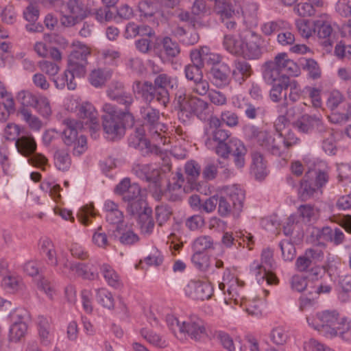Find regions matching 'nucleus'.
<instances>
[{
  "instance_id": "obj_58",
  "label": "nucleus",
  "mask_w": 351,
  "mask_h": 351,
  "mask_svg": "<svg viewBox=\"0 0 351 351\" xmlns=\"http://www.w3.org/2000/svg\"><path fill=\"white\" fill-rule=\"evenodd\" d=\"M162 45L165 53L169 57H176L180 53V49L178 43L173 41L168 36L163 38Z\"/></svg>"
},
{
  "instance_id": "obj_23",
  "label": "nucleus",
  "mask_w": 351,
  "mask_h": 351,
  "mask_svg": "<svg viewBox=\"0 0 351 351\" xmlns=\"http://www.w3.org/2000/svg\"><path fill=\"white\" fill-rule=\"evenodd\" d=\"M79 117L85 121V123H90L91 128L95 129L99 126L97 112L93 105L89 102H84L78 109Z\"/></svg>"
},
{
  "instance_id": "obj_35",
  "label": "nucleus",
  "mask_w": 351,
  "mask_h": 351,
  "mask_svg": "<svg viewBox=\"0 0 351 351\" xmlns=\"http://www.w3.org/2000/svg\"><path fill=\"white\" fill-rule=\"evenodd\" d=\"M73 49L71 52L68 58L77 61H84L85 62H88V56H89L91 53L90 48L88 45L80 41L74 42L73 43Z\"/></svg>"
},
{
  "instance_id": "obj_52",
  "label": "nucleus",
  "mask_w": 351,
  "mask_h": 351,
  "mask_svg": "<svg viewBox=\"0 0 351 351\" xmlns=\"http://www.w3.org/2000/svg\"><path fill=\"white\" fill-rule=\"evenodd\" d=\"M219 119L221 120V125L225 123L230 128H234L239 123V117L238 114L230 110H223Z\"/></svg>"
},
{
  "instance_id": "obj_18",
  "label": "nucleus",
  "mask_w": 351,
  "mask_h": 351,
  "mask_svg": "<svg viewBox=\"0 0 351 351\" xmlns=\"http://www.w3.org/2000/svg\"><path fill=\"white\" fill-rule=\"evenodd\" d=\"M271 61L282 73L286 74L287 76H298L300 73V66L289 58L287 53H278Z\"/></svg>"
},
{
  "instance_id": "obj_27",
  "label": "nucleus",
  "mask_w": 351,
  "mask_h": 351,
  "mask_svg": "<svg viewBox=\"0 0 351 351\" xmlns=\"http://www.w3.org/2000/svg\"><path fill=\"white\" fill-rule=\"evenodd\" d=\"M12 324L10 328V340L17 342L22 338V315L21 312L14 311L10 315Z\"/></svg>"
},
{
  "instance_id": "obj_59",
  "label": "nucleus",
  "mask_w": 351,
  "mask_h": 351,
  "mask_svg": "<svg viewBox=\"0 0 351 351\" xmlns=\"http://www.w3.org/2000/svg\"><path fill=\"white\" fill-rule=\"evenodd\" d=\"M141 334L149 343L156 346L165 348L167 346L166 341L161 336L152 331L143 329Z\"/></svg>"
},
{
  "instance_id": "obj_12",
  "label": "nucleus",
  "mask_w": 351,
  "mask_h": 351,
  "mask_svg": "<svg viewBox=\"0 0 351 351\" xmlns=\"http://www.w3.org/2000/svg\"><path fill=\"white\" fill-rule=\"evenodd\" d=\"M36 143L34 138L23 130V156L28 158V163L38 167L47 163V159L40 154H36Z\"/></svg>"
},
{
  "instance_id": "obj_43",
  "label": "nucleus",
  "mask_w": 351,
  "mask_h": 351,
  "mask_svg": "<svg viewBox=\"0 0 351 351\" xmlns=\"http://www.w3.org/2000/svg\"><path fill=\"white\" fill-rule=\"evenodd\" d=\"M97 215L98 212L94 206L93 204H87L79 210L77 217L83 225L88 226L91 223L90 218H95Z\"/></svg>"
},
{
  "instance_id": "obj_28",
  "label": "nucleus",
  "mask_w": 351,
  "mask_h": 351,
  "mask_svg": "<svg viewBox=\"0 0 351 351\" xmlns=\"http://www.w3.org/2000/svg\"><path fill=\"white\" fill-rule=\"evenodd\" d=\"M67 12L77 19L83 20L88 16V10L85 4L81 0H69L66 3Z\"/></svg>"
},
{
  "instance_id": "obj_19",
  "label": "nucleus",
  "mask_w": 351,
  "mask_h": 351,
  "mask_svg": "<svg viewBox=\"0 0 351 351\" xmlns=\"http://www.w3.org/2000/svg\"><path fill=\"white\" fill-rule=\"evenodd\" d=\"M210 73L212 83L219 88L228 86L231 82L230 69L225 63L213 66Z\"/></svg>"
},
{
  "instance_id": "obj_5",
  "label": "nucleus",
  "mask_w": 351,
  "mask_h": 351,
  "mask_svg": "<svg viewBox=\"0 0 351 351\" xmlns=\"http://www.w3.org/2000/svg\"><path fill=\"white\" fill-rule=\"evenodd\" d=\"M63 123L66 125L62 132L64 143L67 146H73L74 155H81L87 149L86 136L79 134L83 129V122L68 118Z\"/></svg>"
},
{
  "instance_id": "obj_63",
  "label": "nucleus",
  "mask_w": 351,
  "mask_h": 351,
  "mask_svg": "<svg viewBox=\"0 0 351 351\" xmlns=\"http://www.w3.org/2000/svg\"><path fill=\"white\" fill-rule=\"evenodd\" d=\"M287 84H289V87L290 88L288 97L291 102L295 103L303 97V94L305 93V92H304V89L301 90L296 80H289L287 82Z\"/></svg>"
},
{
  "instance_id": "obj_25",
  "label": "nucleus",
  "mask_w": 351,
  "mask_h": 351,
  "mask_svg": "<svg viewBox=\"0 0 351 351\" xmlns=\"http://www.w3.org/2000/svg\"><path fill=\"white\" fill-rule=\"evenodd\" d=\"M318 115L304 114L293 123V126L300 132L310 134L315 129Z\"/></svg>"
},
{
  "instance_id": "obj_11",
  "label": "nucleus",
  "mask_w": 351,
  "mask_h": 351,
  "mask_svg": "<svg viewBox=\"0 0 351 351\" xmlns=\"http://www.w3.org/2000/svg\"><path fill=\"white\" fill-rule=\"evenodd\" d=\"M128 145L138 149L143 156H147L156 149V146H152L145 137L144 125H138L134 128L128 138Z\"/></svg>"
},
{
  "instance_id": "obj_44",
  "label": "nucleus",
  "mask_w": 351,
  "mask_h": 351,
  "mask_svg": "<svg viewBox=\"0 0 351 351\" xmlns=\"http://www.w3.org/2000/svg\"><path fill=\"white\" fill-rule=\"evenodd\" d=\"M89 263H75L73 267L77 275L84 279L93 280L98 276V272L96 269H89Z\"/></svg>"
},
{
  "instance_id": "obj_1",
  "label": "nucleus",
  "mask_w": 351,
  "mask_h": 351,
  "mask_svg": "<svg viewBox=\"0 0 351 351\" xmlns=\"http://www.w3.org/2000/svg\"><path fill=\"white\" fill-rule=\"evenodd\" d=\"M209 127L213 130L209 137L206 141L208 148L213 147L212 141L217 143L215 153L220 157L227 159L230 154L234 157V163L237 169H241L245 165V156L247 149L244 144L239 139H228L230 132L221 128V120L217 116H211L208 121Z\"/></svg>"
},
{
  "instance_id": "obj_21",
  "label": "nucleus",
  "mask_w": 351,
  "mask_h": 351,
  "mask_svg": "<svg viewBox=\"0 0 351 351\" xmlns=\"http://www.w3.org/2000/svg\"><path fill=\"white\" fill-rule=\"evenodd\" d=\"M0 97L3 99L0 101V123H4L15 112V104L12 95L4 88L0 90Z\"/></svg>"
},
{
  "instance_id": "obj_16",
  "label": "nucleus",
  "mask_w": 351,
  "mask_h": 351,
  "mask_svg": "<svg viewBox=\"0 0 351 351\" xmlns=\"http://www.w3.org/2000/svg\"><path fill=\"white\" fill-rule=\"evenodd\" d=\"M226 198L232 204L233 214L238 215L243 210L245 198V191L237 184L227 186L224 188Z\"/></svg>"
},
{
  "instance_id": "obj_13",
  "label": "nucleus",
  "mask_w": 351,
  "mask_h": 351,
  "mask_svg": "<svg viewBox=\"0 0 351 351\" xmlns=\"http://www.w3.org/2000/svg\"><path fill=\"white\" fill-rule=\"evenodd\" d=\"M332 21L330 16L327 14H321L317 19L314 20L315 34L322 40V44L326 48L332 47L330 36L333 29L331 25Z\"/></svg>"
},
{
  "instance_id": "obj_39",
  "label": "nucleus",
  "mask_w": 351,
  "mask_h": 351,
  "mask_svg": "<svg viewBox=\"0 0 351 351\" xmlns=\"http://www.w3.org/2000/svg\"><path fill=\"white\" fill-rule=\"evenodd\" d=\"M288 23L283 20L269 21L261 25V32L267 36H271L274 33L287 28Z\"/></svg>"
},
{
  "instance_id": "obj_2",
  "label": "nucleus",
  "mask_w": 351,
  "mask_h": 351,
  "mask_svg": "<svg viewBox=\"0 0 351 351\" xmlns=\"http://www.w3.org/2000/svg\"><path fill=\"white\" fill-rule=\"evenodd\" d=\"M102 126L106 138L110 141L121 139L125 133V123L132 125L134 122L133 114L127 111L117 110L116 106L105 103L102 106Z\"/></svg>"
},
{
  "instance_id": "obj_6",
  "label": "nucleus",
  "mask_w": 351,
  "mask_h": 351,
  "mask_svg": "<svg viewBox=\"0 0 351 351\" xmlns=\"http://www.w3.org/2000/svg\"><path fill=\"white\" fill-rule=\"evenodd\" d=\"M340 319L339 313L335 310L322 311L317 313L314 317H306L308 324L326 338L335 334V328Z\"/></svg>"
},
{
  "instance_id": "obj_53",
  "label": "nucleus",
  "mask_w": 351,
  "mask_h": 351,
  "mask_svg": "<svg viewBox=\"0 0 351 351\" xmlns=\"http://www.w3.org/2000/svg\"><path fill=\"white\" fill-rule=\"evenodd\" d=\"M154 87V90H152L151 95L149 96L148 103H151L152 101L156 100L160 104L166 106L167 104L169 102V93L168 90H165L164 89H159L154 84L153 85Z\"/></svg>"
},
{
  "instance_id": "obj_15",
  "label": "nucleus",
  "mask_w": 351,
  "mask_h": 351,
  "mask_svg": "<svg viewBox=\"0 0 351 351\" xmlns=\"http://www.w3.org/2000/svg\"><path fill=\"white\" fill-rule=\"evenodd\" d=\"M114 193L121 196L125 202L135 200L143 195L140 186L137 183H131L130 179H123L115 187Z\"/></svg>"
},
{
  "instance_id": "obj_32",
  "label": "nucleus",
  "mask_w": 351,
  "mask_h": 351,
  "mask_svg": "<svg viewBox=\"0 0 351 351\" xmlns=\"http://www.w3.org/2000/svg\"><path fill=\"white\" fill-rule=\"evenodd\" d=\"M252 171L258 180L263 179L267 175V166L263 156L259 152L252 154Z\"/></svg>"
},
{
  "instance_id": "obj_57",
  "label": "nucleus",
  "mask_w": 351,
  "mask_h": 351,
  "mask_svg": "<svg viewBox=\"0 0 351 351\" xmlns=\"http://www.w3.org/2000/svg\"><path fill=\"white\" fill-rule=\"evenodd\" d=\"M69 75L66 73V71L65 70L63 75L60 77H58L57 78H55V77H51L56 87L58 89H62L66 85L68 89L75 90L77 86V84L75 81L71 80Z\"/></svg>"
},
{
  "instance_id": "obj_60",
  "label": "nucleus",
  "mask_w": 351,
  "mask_h": 351,
  "mask_svg": "<svg viewBox=\"0 0 351 351\" xmlns=\"http://www.w3.org/2000/svg\"><path fill=\"white\" fill-rule=\"evenodd\" d=\"M282 256L285 261H291L295 256L296 251L294 245L289 240H283L279 243Z\"/></svg>"
},
{
  "instance_id": "obj_55",
  "label": "nucleus",
  "mask_w": 351,
  "mask_h": 351,
  "mask_svg": "<svg viewBox=\"0 0 351 351\" xmlns=\"http://www.w3.org/2000/svg\"><path fill=\"white\" fill-rule=\"evenodd\" d=\"M191 261L196 268L206 271L210 265L209 256L204 252H195L191 257Z\"/></svg>"
},
{
  "instance_id": "obj_64",
  "label": "nucleus",
  "mask_w": 351,
  "mask_h": 351,
  "mask_svg": "<svg viewBox=\"0 0 351 351\" xmlns=\"http://www.w3.org/2000/svg\"><path fill=\"white\" fill-rule=\"evenodd\" d=\"M337 179L339 182L351 180V163L341 162L337 165Z\"/></svg>"
},
{
  "instance_id": "obj_20",
  "label": "nucleus",
  "mask_w": 351,
  "mask_h": 351,
  "mask_svg": "<svg viewBox=\"0 0 351 351\" xmlns=\"http://www.w3.org/2000/svg\"><path fill=\"white\" fill-rule=\"evenodd\" d=\"M262 69L263 80L268 84L280 83L283 78L286 79L285 80L286 82L290 80L289 77L282 73L271 60L265 62Z\"/></svg>"
},
{
  "instance_id": "obj_50",
  "label": "nucleus",
  "mask_w": 351,
  "mask_h": 351,
  "mask_svg": "<svg viewBox=\"0 0 351 351\" xmlns=\"http://www.w3.org/2000/svg\"><path fill=\"white\" fill-rule=\"evenodd\" d=\"M289 338L288 331L282 326L272 329L270 333L271 341L278 346L285 345Z\"/></svg>"
},
{
  "instance_id": "obj_56",
  "label": "nucleus",
  "mask_w": 351,
  "mask_h": 351,
  "mask_svg": "<svg viewBox=\"0 0 351 351\" xmlns=\"http://www.w3.org/2000/svg\"><path fill=\"white\" fill-rule=\"evenodd\" d=\"M213 240L210 236L203 235L195 239L193 243V249L195 252H204L205 250L212 248Z\"/></svg>"
},
{
  "instance_id": "obj_46",
  "label": "nucleus",
  "mask_w": 351,
  "mask_h": 351,
  "mask_svg": "<svg viewBox=\"0 0 351 351\" xmlns=\"http://www.w3.org/2000/svg\"><path fill=\"white\" fill-rule=\"evenodd\" d=\"M101 272L110 286L115 288H119L121 286L119 277L110 265L104 264L101 267Z\"/></svg>"
},
{
  "instance_id": "obj_34",
  "label": "nucleus",
  "mask_w": 351,
  "mask_h": 351,
  "mask_svg": "<svg viewBox=\"0 0 351 351\" xmlns=\"http://www.w3.org/2000/svg\"><path fill=\"white\" fill-rule=\"evenodd\" d=\"M88 62L77 61L68 58L66 73L71 80H75V77H84L86 73V66Z\"/></svg>"
},
{
  "instance_id": "obj_10",
  "label": "nucleus",
  "mask_w": 351,
  "mask_h": 351,
  "mask_svg": "<svg viewBox=\"0 0 351 351\" xmlns=\"http://www.w3.org/2000/svg\"><path fill=\"white\" fill-rule=\"evenodd\" d=\"M274 265L273 252L269 249H265L261 254V264L254 263L251 267V271L256 276L263 273V277H267V282L272 284L277 280V278L273 274H269V271L273 269Z\"/></svg>"
},
{
  "instance_id": "obj_54",
  "label": "nucleus",
  "mask_w": 351,
  "mask_h": 351,
  "mask_svg": "<svg viewBox=\"0 0 351 351\" xmlns=\"http://www.w3.org/2000/svg\"><path fill=\"white\" fill-rule=\"evenodd\" d=\"M40 70L49 76V77H55L60 71V66L57 62L43 60L38 63Z\"/></svg>"
},
{
  "instance_id": "obj_37",
  "label": "nucleus",
  "mask_w": 351,
  "mask_h": 351,
  "mask_svg": "<svg viewBox=\"0 0 351 351\" xmlns=\"http://www.w3.org/2000/svg\"><path fill=\"white\" fill-rule=\"evenodd\" d=\"M153 84L159 88V89L168 90V88H177L178 81L177 77H174L167 73H162L156 76Z\"/></svg>"
},
{
  "instance_id": "obj_42",
  "label": "nucleus",
  "mask_w": 351,
  "mask_h": 351,
  "mask_svg": "<svg viewBox=\"0 0 351 351\" xmlns=\"http://www.w3.org/2000/svg\"><path fill=\"white\" fill-rule=\"evenodd\" d=\"M212 338L217 339L221 346L228 351H235L233 339L228 332L223 330H215L210 339Z\"/></svg>"
},
{
  "instance_id": "obj_48",
  "label": "nucleus",
  "mask_w": 351,
  "mask_h": 351,
  "mask_svg": "<svg viewBox=\"0 0 351 351\" xmlns=\"http://www.w3.org/2000/svg\"><path fill=\"white\" fill-rule=\"evenodd\" d=\"M145 210L144 213L138 217V223L143 232L151 233L154 227V222L151 215L152 209Z\"/></svg>"
},
{
  "instance_id": "obj_61",
  "label": "nucleus",
  "mask_w": 351,
  "mask_h": 351,
  "mask_svg": "<svg viewBox=\"0 0 351 351\" xmlns=\"http://www.w3.org/2000/svg\"><path fill=\"white\" fill-rule=\"evenodd\" d=\"M285 78L282 79V82L280 83L272 84V88L269 92L270 99L274 102L280 101L282 98V90H287L289 88L287 82L285 81Z\"/></svg>"
},
{
  "instance_id": "obj_24",
  "label": "nucleus",
  "mask_w": 351,
  "mask_h": 351,
  "mask_svg": "<svg viewBox=\"0 0 351 351\" xmlns=\"http://www.w3.org/2000/svg\"><path fill=\"white\" fill-rule=\"evenodd\" d=\"M21 132V126L10 122L4 128L3 136L8 141H14L18 152L22 154V137H19Z\"/></svg>"
},
{
  "instance_id": "obj_41",
  "label": "nucleus",
  "mask_w": 351,
  "mask_h": 351,
  "mask_svg": "<svg viewBox=\"0 0 351 351\" xmlns=\"http://www.w3.org/2000/svg\"><path fill=\"white\" fill-rule=\"evenodd\" d=\"M127 203L128 213L131 215L138 216V217L144 213L145 210L151 209L147 206L143 195L141 196L140 198H136L135 200H132Z\"/></svg>"
},
{
  "instance_id": "obj_26",
  "label": "nucleus",
  "mask_w": 351,
  "mask_h": 351,
  "mask_svg": "<svg viewBox=\"0 0 351 351\" xmlns=\"http://www.w3.org/2000/svg\"><path fill=\"white\" fill-rule=\"evenodd\" d=\"M112 72L109 69H95L89 74L88 80L92 86L95 88H101L112 77Z\"/></svg>"
},
{
  "instance_id": "obj_33",
  "label": "nucleus",
  "mask_w": 351,
  "mask_h": 351,
  "mask_svg": "<svg viewBox=\"0 0 351 351\" xmlns=\"http://www.w3.org/2000/svg\"><path fill=\"white\" fill-rule=\"evenodd\" d=\"M335 334L330 336L332 339L339 337L346 342H351V320L346 317H341L338 324L335 328Z\"/></svg>"
},
{
  "instance_id": "obj_8",
  "label": "nucleus",
  "mask_w": 351,
  "mask_h": 351,
  "mask_svg": "<svg viewBox=\"0 0 351 351\" xmlns=\"http://www.w3.org/2000/svg\"><path fill=\"white\" fill-rule=\"evenodd\" d=\"M141 114L144 121V128H148L149 133L154 140H160L162 143H166L167 138L162 135L167 128L160 122L159 110L151 107H143L141 109Z\"/></svg>"
},
{
  "instance_id": "obj_30",
  "label": "nucleus",
  "mask_w": 351,
  "mask_h": 351,
  "mask_svg": "<svg viewBox=\"0 0 351 351\" xmlns=\"http://www.w3.org/2000/svg\"><path fill=\"white\" fill-rule=\"evenodd\" d=\"M149 166L145 165H137L132 169L134 174L140 179L156 183L160 177L159 170L153 169L152 172H149Z\"/></svg>"
},
{
  "instance_id": "obj_9",
  "label": "nucleus",
  "mask_w": 351,
  "mask_h": 351,
  "mask_svg": "<svg viewBox=\"0 0 351 351\" xmlns=\"http://www.w3.org/2000/svg\"><path fill=\"white\" fill-rule=\"evenodd\" d=\"M254 136L257 143L272 155L282 156L285 152L283 145V136L281 134L271 135L265 130L254 131Z\"/></svg>"
},
{
  "instance_id": "obj_17",
  "label": "nucleus",
  "mask_w": 351,
  "mask_h": 351,
  "mask_svg": "<svg viewBox=\"0 0 351 351\" xmlns=\"http://www.w3.org/2000/svg\"><path fill=\"white\" fill-rule=\"evenodd\" d=\"M38 250L39 254L46 258V263L48 265L57 267L58 256L60 252L56 250L52 241L48 237H41L38 243Z\"/></svg>"
},
{
  "instance_id": "obj_40",
  "label": "nucleus",
  "mask_w": 351,
  "mask_h": 351,
  "mask_svg": "<svg viewBox=\"0 0 351 351\" xmlns=\"http://www.w3.org/2000/svg\"><path fill=\"white\" fill-rule=\"evenodd\" d=\"M108 237L102 226H99L94 230L92 242L97 247L106 250L111 245Z\"/></svg>"
},
{
  "instance_id": "obj_7",
  "label": "nucleus",
  "mask_w": 351,
  "mask_h": 351,
  "mask_svg": "<svg viewBox=\"0 0 351 351\" xmlns=\"http://www.w3.org/2000/svg\"><path fill=\"white\" fill-rule=\"evenodd\" d=\"M239 37L243 43V56L248 60H257L262 56L263 38L261 35L250 29L245 28L239 33Z\"/></svg>"
},
{
  "instance_id": "obj_45",
  "label": "nucleus",
  "mask_w": 351,
  "mask_h": 351,
  "mask_svg": "<svg viewBox=\"0 0 351 351\" xmlns=\"http://www.w3.org/2000/svg\"><path fill=\"white\" fill-rule=\"evenodd\" d=\"M71 163V160L67 151L59 149L54 153V164L58 169L67 170Z\"/></svg>"
},
{
  "instance_id": "obj_36",
  "label": "nucleus",
  "mask_w": 351,
  "mask_h": 351,
  "mask_svg": "<svg viewBox=\"0 0 351 351\" xmlns=\"http://www.w3.org/2000/svg\"><path fill=\"white\" fill-rule=\"evenodd\" d=\"M223 45L226 51L234 55H243V43L241 38L237 39L234 36L226 34L224 36Z\"/></svg>"
},
{
  "instance_id": "obj_22",
  "label": "nucleus",
  "mask_w": 351,
  "mask_h": 351,
  "mask_svg": "<svg viewBox=\"0 0 351 351\" xmlns=\"http://www.w3.org/2000/svg\"><path fill=\"white\" fill-rule=\"evenodd\" d=\"M252 73V66L246 60H237L234 62L232 75L239 84H242Z\"/></svg>"
},
{
  "instance_id": "obj_31",
  "label": "nucleus",
  "mask_w": 351,
  "mask_h": 351,
  "mask_svg": "<svg viewBox=\"0 0 351 351\" xmlns=\"http://www.w3.org/2000/svg\"><path fill=\"white\" fill-rule=\"evenodd\" d=\"M312 171H307L300 184V194L301 197L307 199L312 197L319 189L311 179Z\"/></svg>"
},
{
  "instance_id": "obj_4",
  "label": "nucleus",
  "mask_w": 351,
  "mask_h": 351,
  "mask_svg": "<svg viewBox=\"0 0 351 351\" xmlns=\"http://www.w3.org/2000/svg\"><path fill=\"white\" fill-rule=\"evenodd\" d=\"M174 103L179 110V116L190 118L193 115L202 118L208 109V104L201 98L187 95L183 88L177 90Z\"/></svg>"
},
{
  "instance_id": "obj_49",
  "label": "nucleus",
  "mask_w": 351,
  "mask_h": 351,
  "mask_svg": "<svg viewBox=\"0 0 351 351\" xmlns=\"http://www.w3.org/2000/svg\"><path fill=\"white\" fill-rule=\"evenodd\" d=\"M96 300L104 308L111 309L114 307V302L112 295L104 288L96 290Z\"/></svg>"
},
{
  "instance_id": "obj_51",
  "label": "nucleus",
  "mask_w": 351,
  "mask_h": 351,
  "mask_svg": "<svg viewBox=\"0 0 351 351\" xmlns=\"http://www.w3.org/2000/svg\"><path fill=\"white\" fill-rule=\"evenodd\" d=\"M296 27L299 34L302 37L308 38L315 34L314 21H311L305 19H299L296 21Z\"/></svg>"
},
{
  "instance_id": "obj_62",
  "label": "nucleus",
  "mask_w": 351,
  "mask_h": 351,
  "mask_svg": "<svg viewBox=\"0 0 351 351\" xmlns=\"http://www.w3.org/2000/svg\"><path fill=\"white\" fill-rule=\"evenodd\" d=\"M201 166L195 160L188 161L184 165V171L189 180H196L201 173Z\"/></svg>"
},
{
  "instance_id": "obj_38",
  "label": "nucleus",
  "mask_w": 351,
  "mask_h": 351,
  "mask_svg": "<svg viewBox=\"0 0 351 351\" xmlns=\"http://www.w3.org/2000/svg\"><path fill=\"white\" fill-rule=\"evenodd\" d=\"M154 84L149 81L136 80L133 83L132 90L134 94L141 96L146 102L149 101L152 91L154 90Z\"/></svg>"
},
{
  "instance_id": "obj_3",
  "label": "nucleus",
  "mask_w": 351,
  "mask_h": 351,
  "mask_svg": "<svg viewBox=\"0 0 351 351\" xmlns=\"http://www.w3.org/2000/svg\"><path fill=\"white\" fill-rule=\"evenodd\" d=\"M167 323L177 338L189 337L195 341H201L208 337L207 323L197 315H191L182 322L168 315Z\"/></svg>"
},
{
  "instance_id": "obj_14",
  "label": "nucleus",
  "mask_w": 351,
  "mask_h": 351,
  "mask_svg": "<svg viewBox=\"0 0 351 351\" xmlns=\"http://www.w3.org/2000/svg\"><path fill=\"white\" fill-rule=\"evenodd\" d=\"M213 287L207 282L191 281L184 288L186 295L196 300H205L213 295Z\"/></svg>"
},
{
  "instance_id": "obj_29",
  "label": "nucleus",
  "mask_w": 351,
  "mask_h": 351,
  "mask_svg": "<svg viewBox=\"0 0 351 351\" xmlns=\"http://www.w3.org/2000/svg\"><path fill=\"white\" fill-rule=\"evenodd\" d=\"M36 326L41 343L48 345L50 343V320L43 315H38L36 319Z\"/></svg>"
},
{
  "instance_id": "obj_47",
  "label": "nucleus",
  "mask_w": 351,
  "mask_h": 351,
  "mask_svg": "<svg viewBox=\"0 0 351 351\" xmlns=\"http://www.w3.org/2000/svg\"><path fill=\"white\" fill-rule=\"evenodd\" d=\"M172 214L173 211L168 205L161 204L155 208V217L159 226H162L167 223Z\"/></svg>"
}]
</instances>
